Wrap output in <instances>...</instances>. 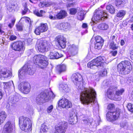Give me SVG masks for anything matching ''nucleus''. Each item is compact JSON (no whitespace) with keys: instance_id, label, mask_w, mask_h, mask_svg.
<instances>
[{"instance_id":"f257e3e1","label":"nucleus","mask_w":133,"mask_h":133,"mask_svg":"<svg viewBox=\"0 0 133 133\" xmlns=\"http://www.w3.org/2000/svg\"><path fill=\"white\" fill-rule=\"evenodd\" d=\"M96 93L95 90L92 88L86 89L84 91L82 92L80 95V100L83 104H88L90 103L95 104L97 107V103L94 101L96 97Z\"/></svg>"},{"instance_id":"f03ea898","label":"nucleus","mask_w":133,"mask_h":133,"mask_svg":"<svg viewBox=\"0 0 133 133\" xmlns=\"http://www.w3.org/2000/svg\"><path fill=\"white\" fill-rule=\"evenodd\" d=\"M19 125L21 129L25 131L30 132L32 130V123L26 117L21 116L19 118Z\"/></svg>"},{"instance_id":"7ed1b4c3","label":"nucleus","mask_w":133,"mask_h":133,"mask_svg":"<svg viewBox=\"0 0 133 133\" xmlns=\"http://www.w3.org/2000/svg\"><path fill=\"white\" fill-rule=\"evenodd\" d=\"M131 63L128 61L121 62L118 64L117 67L118 71L122 74H129L131 71Z\"/></svg>"},{"instance_id":"20e7f679","label":"nucleus","mask_w":133,"mask_h":133,"mask_svg":"<svg viewBox=\"0 0 133 133\" xmlns=\"http://www.w3.org/2000/svg\"><path fill=\"white\" fill-rule=\"evenodd\" d=\"M33 58L35 64L41 68L46 67L48 65V58L44 55H37L35 56Z\"/></svg>"},{"instance_id":"39448f33","label":"nucleus","mask_w":133,"mask_h":133,"mask_svg":"<svg viewBox=\"0 0 133 133\" xmlns=\"http://www.w3.org/2000/svg\"><path fill=\"white\" fill-rule=\"evenodd\" d=\"M106 60L105 58L103 57H99L93 59L88 64V67L91 69H96L99 66H103Z\"/></svg>"},{"instance_id":"423d86ee","label":"nucleus","mask_w":133,"mask_h":133,"mask_svg":"<svg viewBox=\"0 0 133 133\" xmlns=\"http://www.w3.org/2000/svg\"><path fill=\"white\" fill-rule=\"evenodd\" d=\"M107 14L104 11L98 9L96 10L92 21L93 23H96L100 20H104L105 18H107Z\"/></svg>"},{"instance_id":"0eeeda50","label":"nucleus","mask_w":133,"mask_h":133,"mask_svg":"<svg viewBox=\"0 0 133 133\" xmlns=\"http://www.w3.org/2000/svg\"><path fill=\"white\" fill-rule=\"evenodd\" d=\"M36 46L39 51L41 52L47 51L50 49V45L46 41L41 39L37 42Z\"/></svg>"},{"instance_id":"6e6552de","label":"nucleus","mask_w":133,"mask_h":133,"mask_svg":"<svg viewBox=\"0 0 133 133\" xmlns=\"http://www.w3.org/2000/svg\"><path fill=\"white\" fill-rule=\"evenodd\" d=\"M11 46L12 49L16 51H23L25 49L23 43L21 41L13 42L11 44Z\"/></svg>"},{"instance_id":"1a4fd4ad","label":"nucleus","mask_w":133,"mask_h":133,"mask_svg":"<svg viewBox=\"0 0 133 133\" xmlns=\"http://www.w3.org/2000/svg\"><path fill=\"white\" fill-rule=\"evenodd\" d=\"M121 110L117 108L116 110L114 112H108L107 114V118L109 121L116 120L119 117Z\"/></svg>"},{"instance_id":"9d476101","label":"nucleus","mask_w":133,"mask_h":133,"mask_svg":"<svg viewBox=\"0 0 133 133\" xmlns=\"http://www.w3.org/2000/svg\"><path fill=\"white\" fill-rule=\"evenodd\" d=\"M49 98L47 94L41 92L36 97V102L37 104H41L48 101L49 100Z\"/></svg>"},{"instance_id":"9b49d317","label":"nucleus","mask_w":133,"mask_h":133,"mask_svg":"<svg viewBox=\"0 0 133 133\" xmlns=\"http://www.w3.org/2000/svg\"><path fill=\"white\" fill-rule=\"evenodd\" d=\"M18 88L22 92L27 94L30 91V85L28 82H22L18 86Z\"/></svg>"},{"instance_id":"f8f14e48","label":"nucleus","mask_w":133,"mask_h":133,"mask_svg":"<svg viewBox=\"0 0 133 133\" xmlns=\"http://www.w3.org/2000/svg\"><path fill=\"white\" fill-rule=\"evenodd\" d=\"M58 105L59 106L63 108H65L66 109L70 108L72 106L71 102L65 98H62L59 101Z\"/></svg>"},{"instance_id":"ddd939ff","label":"nucleus","mask_w":133,"mask_h":133,"mask_svg":"<svg viewBox=\"0 0 133 133\" xmlns=\"http://www.w3.org/2000/svg\"><path fill=\"white\" fill-rule=\"evenodd\" d=\"M48 29V26L46 23H41L40 26L36 28L34 32L36 35H39L41 33L46 31Z\"/></svg>"},{"instance_id":"4468645a","label":"nucleus","mask_w":133,"mask_h":133,"mask_svg":"<svg viewBox=\"0 0 133 133\" xmlns=\"http://www.w3.org/2000/svg\"><path fill=\"white\" fill-rule=\"evenodd\" d=\"M68 127V123L65 122H62L61 125L56 127L55 133H65Z\"/></svg>"},{"instance_id":"2eb2a0df","label":"nucleus","mask_w":133,"mask_h":133,"mask_svg":"<svg viewBox=\"0 0 133 133\" xmlns=\"http://www.w3.org/2000/svg\"><path fill=\"white\" fill-rule=\"evenodd\" d=\"M85 11L82 8H77L75 9V15L77 19L80 21H82L84 18Z\"/></svg>"},{"instance_id":"dca6fc26","label":"nucleus","mask_w":133,"mask_h":133,"mask_svg":"<svg viewBox=\"0 0 133 133\" xmlns=\"http://www.w3.org/2000/svg\"><path fill=\"white\" fill-rule=\"evenodd\" d=\"M63 56L62 54H59L57 51L56 49H54L50 50L49 57L51 59H58L62 57Z\"/></svg>"},{"instance_id":"f3484780","label":"nucleus","mask_w":133,"mask_h":133,"mask_svg":"<svg viewBox=\"0 0 133 133\" xmlns=\"http://www.w3.org/2000/svg\"><path fill=\"white\" fill-rule=\"evenodd\" d=\"M55 40L62 48H64L66 45V39L63 36L59 35L55 38Z\"/></svg>"},{"instance_id":"a211bd4d","label":"nucleus","mask_w":133,"mask_h":133,"mask_svg":"<svg viewBox=\"0 0 133 133\" xmlns=\"http://www.w3.org/2000/svg\"><path fill=\"white\" fill-rule=\"evenodd\" d=\"M14 125L11 122H8L4 126V130L6 133L11 132L13 129Z\"/></svg>"},{"instance_id":"6ab92c4d","label":"nucleus","mask_w":133,"mask_h":133,"mask_svg":"<svg viewBox=\"0 0 133 133\" xmlns=\"http://www.w3.org/2000/svg\"><path fill=\"white\" fill-rule=\"evenodd\" d=\"M10 76L11 74L7 73L6 69L3 68L0 69V78L1 79L7 78Z\"/></svg>"},{"instance_id":"aec40b11","label":"nucleus","mask_w":133,"mask_h":133,"mask_svg":"<svg viewBox=\"0 0 133 133\" xmlns=\"http://www.w3.org/2000/svg\"><path fill=\"white\" fill-rule=\"evenodd\" d=\"M125 12L123 10L119 11L115 17V19L116 21H118L122 18L125 14Z\"/></svg>"},{"instance_id":"412c9836","label":"nucleus","mask_w":133,"mask_h":133,"mask_svg":"<svg viewBox=\"0 0 133 133\" xmlns=\"http://www.w3.org/2000/svg\"><path fill=\"white\" fill-rule=\"evenodd\" d=\"M67 15V13L65 11L61 10L57 14V17L58 19H63L66 17Z\"/></svg>"},{"instance_id":"4be33fe9","label":"nucleus","mask_w":133,"mask_h":133,"mask_svg":"<svg viewBox=\"0 0 133 133\" xmlns=\"http://www.w3.org/2000/svg\"><path fill=\"white\" fill-rule=\"evenodd\" d=\"M56 68L57 71L59 74L65 71L66 69V66L64 64L58 65Z\"/></svg>"},{"instance_id":"5701e85b","label":"nucleus","mask_w":133,"mask_h":133,"mask_svg":"<svg viewBox=\"0 0 133 133\" xmlns=\"http://www.w3.org/2000/svg\"><path fill=\"white\" fill-rule=\"evenodd\" d=\"M25 66L27 67L26 68V74L31 75L34 74L35 72L34 69L32 68L31 66L26 65H25Z\"/></svg>"},{"instance_id":"b1692460","label":"nucleus","mask_w":133,"mask_h":133,"mask_svg":"<svg viewBox=\"0 0 133 133\" xmlns=\"http://www.w3.org/2000/svg\"><path fill=\"white\" fill-rule=\"evenodd\" d=\"M7 117L4 111H2L0 112V124L3 123Z\"/></svg>"},{"instance_id":"393cba45","label":"nucleus","mask_w":133,"mask_h":133,"mask_svg":"<svg viewBox=\"0 0 133 133\" xmlns=\"http://www.w3.org/2000/svg\"><path fill=\"white\" fill-rule=\"evenodd\" d=\"M26 66L25 65L18 71V76L19 77L21 78V76H23L26 74Z\"/></svg>"},{"instance_id":"a878e982","label":"nucleus","mask_w":133,"mask_h":133,"mask_svg":"<svg viewBox=\"0 0 133 133\" xmlns=\"http://www.w3.org/2000/svg\"><path fill=\"white\" fill-rule=\"evenodd\" d=\"M98 29L102 30L107 29L109 28L108 25L105 23H102L99 24L98 26Z\"/></svg>"},{"instance_id":"bb28decb","label":"nucleus","mask_w":133,"mask_h":133,"mask_svg":"<svg viewBox=\"0 0 133 133\" xmlns=\"http://www.w3.org/2000/svg\"><path fill=\"white\" fill-rule=\"evenodd\" d=\"M107 9L111 14H114L115 12V9L114 7L111 5H109L107 6Z\"/></svg>"},{"instance_id":"cd10ccee","label":"nucleus","mask_w":133,"mask_h":133,"mask_svg":"<svg viewBox=\"0 0 133 133\" xmlns=\"http://www.w3.org/2000/svg\"><path fill=\"white\" fill-rule=\"evenodd\" d=\"M48 128V127L44 124L42 125L40 130L41 133H46Z\"/></svg>"},{"instance_id":"c85d7f7f","label":"nucleus","mask_w":133,"mask_h":133,"mask_svg":"<svg viewBox=\"0 0 133 133\" xmlns=\"http://www.w3.org/2000/svg\"><path fill=\"white\" fill-rule=\"evenodd\" d=\"M51 4L50 2H41L39 4V6L41 8H42L45 6L47 7L49 6Z\"/></svg>"},{"instance_id":"c756f323","label":"nucleus","mask_w":133,"mask_h":133,"mask_svg":"<svg viewBox=\"0 0 133 133\" xmlns=\"http://www.w3.org/2000/svg\"><path fill=\"white\" fill-rule=\"evenodd\" d=\"M70 25V24L68 23H61L60 24L61 29L63 30L68 29Z\"/></svg>"},{"instance_id":"7c9ffc66","label":"nucleus","mask_w":133,"mask_h":133,"mask_svg":"<svg viewBox=\"0 0 133 133\" xmlns=\"http://www.w3.org/2000/svg\"><path fill=\"white\" fill-rule=\"evenodd\" d=\"M109 47L110 48L112 49L115 50L117 49L118 46L115 43L114 41H112L110 42V44Z\"/></svg>"},{"instance_id":"2f4dec72","label":"nucleus","mask_w":133,"mask_h":133,"mask_svg":"<svg viewBox=\"0 0 133 133\" xmlns=\"http://www.w3.org/2000/svg\"><path fill=\"white\" fill-rule=\"evenodd\" d=\"M34 14L37 16L41 17L43 15L42 14L45 13V11L43 10H41L39 12L37 10H36L34 11Z\"/></svg>"},{"instance_id":"473e14b6","label":"nucleus","mask_w":133,"mask_h":133,"mask_svg":"<svg viewBox=\"0 0 133 133\" xmlns=\"http://www.w3.org/2000/svg\"><path fill=\"white\" fill-rule=\"evenodd\" d=\"M96 43H103L104 41L102 38L99 36H96L95 39Z\"/></svg>"},{"instance_id":"72a5a7b5","label":"nucleus","mask_w":133,"mask_h":133,"mask_svg":"<svg viewBox=\"0 0 133 133\" xmlns=\"http://www.w3.org/2000/svg\"><path fill=\"white\" fill-rule=\"evenodd\" d=\"M60 87L62 89L63 91L65 92L68 91V88L67 84H62L60 85Z\"/></svg>"},{"instance_id":"f704fd0d","label":"nucleus","mask_w":133,"mask_h":133,"mask_svg":"<svg viewBox=\"0 0 133 133\" xmlns=\"http://www.w3.org/2000/svg\"><path fill=\"white\" fill-rule=\"evenodd\" d=\"M4 89H8L10 87L11 84H12L14 86L12 81L7 83H4Z\"/></svg>"},{"instance_id":"c9c22d12","label":"nucleus","mask_w":133,"mask_h":133,"mask_svg":"<svg viewBox=\"0 0 133 133\" xmlns=\"http://www.w3.org/2000/svg\"><path fill=\"white\" fill-rule=\"evenodd\" d=\"M124 91V90L123 88H122L119 90H118L116 92L115 96H120L122 95Z\"/></svg>"},{"instance_id":"e433bc0d","label":"nucleus","mask_w":133,"mask_h":133,"mask_svg":"<svg viewBox=\"0 0 133 133\" xmlns=\"http://www.w3.org/2000/svg\"><path fill=\"white\" fill-rule=\"evenodd\" d=\"M82 80L81 75L79 73H77L75 74V81L79 82L81 81Z\"/></svg>"},{"instance_id":"4c0bfd02","label":"nucleus","mask_w":133,"mask_h":133,"mask_svg":"<svg viewBox=\"0 0 133 133\" xmlns=\"http://www.w3.org/2000/svg\"><path fill=\"white\" fill-rule=\"evenodd\" d=\"M17 30L18 31H22L23 30V26L22 24L18 23L16 25Z\"/></svg>"},{"instance_id":"58836bf2","label":"nucleus","mask_w":133,"mask_h":133,"mask_svg":"<svg viewBox=\"0 0 133 133\" xmlns=\"http://www.w3.org/2000/svg\"><path fill=\"white\" fill-rule=\"evenodd\" d=\"M127 107L129 111L133 113V104L129 103L128 104Z\"/></svg>"},{"instance_id":"ea45409f","label":"nucleus","mask_w":133,"mask_h":133,"mask_svg":"<svg viewBox=\"0 0 133 133\" xmlns=\"http://www.w3.org/2000/svg\"><path fill=\"white\" fill-rule=\"evenodd\" d=\"M16 7V6L15 4H12L8 7V6L7 9L10 11H12L13 10H15Z\"/></svg>"},{"instance_id":"a19ab883","label":"nucleus","mask_w":133,"mask_h":133,"mask_svg":"<svg viewBox=\"0 0 133 133\" xmlns=\"http://www.w3.org/2000/svg\"><path fill=\"white\" fill-rule=\"evenodd\" d=\"M107 74V71L105 69H103L99 72V75L102 76H104Z\"/></svg>"},{"instance_id":"79ce46f5","label":"nucleus","mask_w":133,"mask_h":133,"mask_svg":"<svg viewBox=\"0 0 133 133\" xmlns=\"http://www.w3.org/2000/svg\"><path fill=\"white\" fill-rule=\"evenodd\" d=\"M103 45V43H96L95 44V49H101Z\"/></svg>"},{"instance_id":"37998d69","label":"nucleus","mask_w":133,"mask_h":133,"mask_svg":"<svg viewBox=\"0 0 133 133\" xmlns=\"http://www.w3.org/2000/svg\"><path fill=\"white\" fill-rule=\"evenodd\" d=\"M16 19L15 18H13L11 20V23H9L8 25V26L10 28H12L14 24Z\"/></svg>"},{"instance_id":"c03bdc74","label":"nucleus","mask_w":133,"mask_h":133,"mask_svg":"<svg viewBox=\"0 0 133 133\" xmlns=\"http://www.w3.org/2000/svg\"><path fill=\"white\" fill-rule=\"evenodd\" d=\"M53 108V106L51 105L49 106L47 109V111L48 113H50L51 112Z\"/></svg>"},{"instance_id":"a18cd8bd","label":"nucleus","mask_w":133,"mask_h":133,"mask_svg":"<svg viewBox=\"0 0 133 133\" xmlns=\"http://www.w3.org/2000/svg\"><path fill=\"white\" fill-rule=\"evenodd\" d=\"M57 17V15H56L54 16H53L51 15H50L49 16V18L51 20H54L55 19H58V18Z\"/></svg>"},{"instance_id":"49530a36","label":"nucleus","mask_w":133,"mask_h":133,"mask_svg":"<svg viewBox=\"0 0 133 133\" xmlns=\"http://www.w3.org/2000/svg\"><path fill=\"white\" fill-rule=\"evenodd\" d=\"M122 0H116V5L117 6H119L122 4Z\"/></svg>"},{"instance_id":"de8ad7c7","label":"nucleus","mask_w":133,"mask_h":133,"mask_svg":"<svg viewBox=\"0 0 133 133\" xmlns=\"http://www.w3.org/2000/svg\"><path fill=\"white\" fill-rule=\"evenodd\" d=\"M49 95H50V96H48V97L49 98V99L52 98L53 99L55 97V95L51 91L50 93H49Z\"/></svg>"},{"instance_id":"09e8293b","label":"nucleus","mask_w":133,"mask_h":133,"mask_svg":"<svg viewBox=\"0 0 133 133\" xmlns=\"http://www.w3.org/2000/svg\"><path fill=\"white\" fill-rule=\"evenodd\" d=\"M114 108V105L113 104H109L108 106V108L111 110Z\"/></svg>"},{"instance_id":"8fccbe9b","label":"nucleus","mask_w":133,"mask_h":133,"mask_svg":"<svg viewBox=\"0 0 133 133\" xmlns=\"http://www.w3.org/2000/svg\"><path fill=\"white\" fill-rule=\"evenodd\" d=\"M17 37L14 35H11L10 36L9 38V39L11 41H13L16 40L17 39Z\"/></svg>"},{"instance_id":"3c124183","label":"nucleus","mask_w":133,"mask_h":133,"mask_svg":"<svg viewBox=\"0 0 133 133\" xmlns=\"http://www.w3.org/2000/svg\"><path fill=\"white\" fill-rule=\"evenodd\" d=\"M24 10H23L22 12V14L23 15L25 14L26 12L28 11V9L27 8L26 6H25L24 7Z\"/></svg>"},{"instance_id":"603ef678","label":"nucleus","mask_w":133,"mask_h":133,"mask_svg":"<svg viewBox=\"0 0 133 133\" xmlns=\"http://www.w3.org/2000/svg\"><path fill=\"white\" fill-rule=\"evenodd\" d=\"M70 14L74 15L75 14V8H73L71 9L70 10Z\"/></svg>"},{"instance_id":"864d4df0","label":"nucleus","mask_w":133,"mask_h":133,"mask_svg":"<svg viewBox=\"0 0 133 133\" xmlns=\"http://www.w3.org/2000/svg\"><path fill=\"white\" fill-rule=\"evenodd\" d=\"M71 81L72 82L74 83V81L75 80V74H73L71 78Z\"/></svg>"},{"instance_id":"5fc2aeb1","label":"nucleus","mask_w":133,"mask_h":133,"mask_svg":"<svg viewBox=\"0 0 133 133\" xmlns=\"http://www.w3.org/2000/svg\"><path fill=\"white\" fill-rule=\"evenodd\" d=\"M32 41V39L31 38H30L28 39H27V42H28V45H30L31 43V42Z\"/></svg>"},{"instance_id":"6e6d98bb","label":"nucleus","mask_w":133,"mask_h":133,"mask_svg":"<svg viewBox=\"0 0 133 133\" xmlns=\"http://www.w3.org/2000/svg\"><path fill=\"white\" fill-rule=\"evenodd\" d=\"M107 94L108 95H111L112 94V92L110 89H108L107 92Z\"/></svg>"},{"instance_id":"4d7b16f0","label":"nucleus","mask_w":133,"mask_h":133,"mask_svg":"<svg viewBox=\"0 0 133 133\" xmlns=\"http://www.w3.org/2000/svg\"><path fill=\"white\" fill-rule=\"evenodd\" d=\"M126 123L125 122H121L120 124V126L122 127H123L126 125Z\"/></svg>"},{"instance_id":"13d9d810","label":"nucleus","mask_w":133,"mask_h":133,"mask_svg":"<svg viewBox=\"0 0 133 133\" xmlns=\"http://www.w3.org/2000/svg\"><path fill=\"white\" fill-rule=\"evenodd\" d=\"M117 51H114L112 52V55L113 56H115L117 54Z\"/></svg>"},{"instance_id":"bf43d9fd","label":"nucleus","mask_w":133,"mask_h":133,"mask_svg":"<svg viewBox=\"0 0 133 133\" xmlns=\"http://www.w3.org/2000/svg\"><path fill=\"white\" fill-rule=\"evenodd\" d=\"M69 54L70 56H74L75 55V54L74 51L71 52V51L69 52Z\"/></svg>"},{"instance_id":"052dcab7","label":"nucleus","mask_w":133,"mask_h":133,"mask_svg":"<svg viewBox=\"0 0 133 133\" xmlns=\"http://www.w3.org/2000/svg\"><path fill=\"white\" fill-rule=\"evenodd\" d=\"M69 123L70 124H71L72 125H73L74 124V122L73 121V119H69Z\"/></svg>"},{"instance_id":"680f3d73","label":"nucleus","mask_w":133,"mask_h":133,"mask_svg":"<svg viewBox=\"0 0 133 133\" xmlns=\"http://www.w3.org/2000/svg\"><path fill=\"white\" fill-rule=\"evenodd\" d=\"M82 27L83 28H86L87 27V24L85 23H83Z\"/></svg>"},{"instance_id":"e2e57ef3","label":"nucleus","mask_w":133,"mask_h":133,"mask_svg":"<svg viewBox=\"0 0 133 133\" xmlns=\"http://www.w3.org/2000/svg\"><path fill=\"white\" fill-rule=\"evenodd\" d=\"M3 96V94L2 93V91L0 89V99L2 98Z\"/></svg>"},{"instance_id":"0e129e2a","label":"nucleus","mask_w":133,"mask_h":133,"mask_svg":"<svg viewBox=\"0 0 133 133\" xmlns=\"http://www.w3.org/2000/svg\"><path fill=\"white\" fill-rule=\"evenodd\" d=\"M120 44L121 45H123L125 44V42L123 40H122L121 41Z\"/></svg>"},{"instance_id":"69168bd1","label":"nucleus","mask_w":133,"mask_h":133,"mask_svg":"<svg viewBox=\"0 0 133 133\" xmlns=\"http://www.w3.org/2000/svg\"><path fill=\"white\" fill-rule=\"evenodd\" d=\"M16 97L15 96L14 97V98L13 99V101L12 102H11L12 103H15V102L17 101H18L17 99H15V98H16Z\"/></svg>"},{"instance_id":"338daca9","label":"nucleus","mask_w":133,"mask_h":133,"mask_svg":"<svg viewBox=\"0 0 133 133\" xmlns=\"http://www.w3.org/2000/svg\"><path fill=\"white\" fill-rule=\"evenodd\" d=\"M75 58V57L74 56H70V59L72 60L73 61H74Z\"/></svg>"},{"instance_id":"774afa93","label":"nucleus","mask_w":133,"mask_h":133,"mask_svg":"<svg viewBox=\"0 0 133 133\" xmlns=\"http://www.w3.org/2000/svg\"><path fill=\"white\" fill-rule=\"evenodd\" d=\"M130 56L131 57L133 56V50H131L130 52Z\"/></svg>"}]
</instances>
